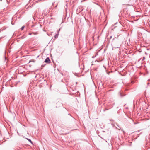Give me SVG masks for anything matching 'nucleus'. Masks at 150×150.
Instances as JSON below:
<instances>
[{"label":"nucleus","mask_w":150,"mask_h":150,"mask_svg":"<svg viewBox=\"0 0 150 150\" xmlns=\"http://www.w3.org/2000/svg\"><path fill=\"white\" fill-rule=\"evenodd\" d=\"M59 35V34L57 33L54 36V38H58Z\"/></svg>","instance_id":"obj_2"},{"label":"nucleus","mask_w":150,"mask_h":150,"mask_svg":"<svg viewBox=\"0 0 150 150\" xmlns=\"http://www.w3.org/2000/svg\"><path fill=\"white\" fill-rule=\"evenodd\" d=\"M141 131V130H139V131H139H139Z\"/></svg>","instance_id":"obj_9"},{"label":"nucleus","mask_w":150,"mask_h":150,"mask_svg":"<svg viewBox=\"0 0 150 150\" xmlns=\"http://www.w3.org/2000/svg\"><path fill=\"white\" fill-rule=\"evenodd\" d=\"M120 96H121V97H123V96H125V95H122V94L120 93Z\"/></svg>","instance_id":"obj_5"},{"label":"nucleus","mask_w":150,"mask_h":150,"mask_svg":"<svg viewBox=\"0 0 150 150\" xmlns=\"http://www.w3.org/2000/svg\"><path fill=\"white\" fill-rule=\"evenodd\" d=\"M44 62L47 63H50V61L49 57H47L45 59Z\"/></svg>","instance_id":"obj_1"},{"label":"nucleus","mask_w":150,"mask_h":150,"mask_svg":"<svg viewBox=\"0 0 150 150\" xmlns=\"http://www.w3.org/2000/svg\"><path fill=\"white\" fill-rule=\"evenodd\" d=\"M145 59V57H143V59H142V60H144V59Z\"/></svg>","instance_id":"obj_7"},{"label":"nucleus","mask_w":150,"mask_h":150,"mask_svg":"<svg viewBox=\"0 0 150 150\" xmlns=\"http://www.w3.org/2000/svg\"><path fill=\"white\" fill-rule=\"evenodd\" d=\"M145 53L146 54H147V53H146V52H145Z\"/></svg>","instance_id":"obj_8"},{"label":"nucleus","mask_w":150,"mask_h":150,"mask_svg":"<svg viewBox=\"0 0 150 150\" xmlns=\"http://www.w3.org/2000/svg\"><path fill=\"white\" fill-rule=\"evenodd\" d=\"M24 26H23L21 28V30H23L24 28Z\"/></svg>","instance_id":"obj_4"},{"label":"nucleus","mask_w":150,"mask_h":150,"mask_svg":"<svg viewBox=\"0 0 150 150\" xmlns=\"http://www.w3.org/2000/svg\"><path fill=\"white\" fill-rule=\"evenodd\" d=\"M60 29H61V28H60L58 30H57V33L59 34V31L60 30Z\"/></svg>","instance_id":"obj_3"},{"label":"nucleus","mask_w":150,"mask_h":150,"mask_svg":"<svg viewBox=\"0 0 150 150\" xmlns=\"http://www.w3.org/2000/svg\"><path fill=\"white\" fill-rule=\"evenodd\" d=\"M28 141L29 142H30L31 143H32V141H31V140L30 139H28Z\"/></svg>","instance_id":"obj_6"}]
</instances>
